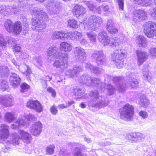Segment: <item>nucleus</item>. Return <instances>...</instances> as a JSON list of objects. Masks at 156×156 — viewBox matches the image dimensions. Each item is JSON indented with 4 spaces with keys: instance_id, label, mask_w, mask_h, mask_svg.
<instances>
[{
    "instance_id": "f257e3e1",
    "label": "nucleus",
    "mask_w": 156,
    "mask_h": 156,
    "mask_svg": "<svg viewBox=\"0 0 156 156\" xmlns=\"http://www.w3.org/2000/svg\"><path fill=\"white\" fill-rule=\"evenodd\" d=\"M48 59L49 61L52 58H58L53 64V66L59 69L60 72L63 71L67 67V60L68 55L66 53H62L59 51L58 48L55 46L50 47L47 51Z\"/></svg>"
},
{
    "instance_id": "f03ea898",
    "label": "nucleus",
    "mask_w": 156,
    "mask_h": 156,
    "mask_svg": "<svg viewBox=\"0 0 156 156\" xmlns=\"http://www.w3.org/2000/svg\"><path fill=\"white\" fill-rule=\"evenodd\" d=\"M32 14L36 16V19L33 18L31 24L32 28L34 30L42 31L46 27V24L43 22L48 17L47 13L41 9L35 8L33 9Z\"/></svg>"
},
{
    "instance_id": "7ed1b4c3",
    "label": "nucleus",
    "mask_w": 156,
    "mask_h": 156,
    "mask_svg": "<svg viewBox=\"0 0 156 156\" xmlns=\"http://www.w3.org/2000/svg\"><path fill=\"white\" fill-rule=\"evenodd\" d=\"M91 100L88 103L89 106L100 108L107 106L109 103L108 100L99 95L97 92H91L90 94Z\"/></svg>"
},
{
    "instance_id": "20e7f679",
    "label": "nucleus",
    "mask_w": 156,
    "mask_h": 156,
    "mask_svg": "<svg viewBox=\"0 0 156 156\" xmlns=\"http://www.w3.org/2000/svg\"><path fill=\"white\" fill-rule=\"evenodd\" d=\"M102 22L103 20L100 17L94 15L84 20L83 23L85 29L94 31L99 27Z\"/></svg>"
},
{
    "instance_id": "39448f33",
    "label": "nucleus",
    "mask_w": 156,
    "mask_h": 156,
    "mask_svg": "<svg viewBox=\"0 0 156 156\" xmlns=\"http://www.w3.org/2000/svg\"><path fill=\"white\" fill-rule=\"evenodd\" d=\"M36 120V118L33 115H25L22 116L12 124L11 128L13 129H17L20 127L26 128L29 125V122Z\"/></svg>"
},
{
    "instance_id": "423d86ee",
    "label": "nucleus",
    "mask_w": 156,
    "mask_h": 156,
    "mask_svg": "<svg viewBox=\"0 0 156 156\" xmlns=\"http://www.w3.org/2000/svg\"><path fill=\"white\" fill-rule=\"evenodd\" d=\"M18 132L19 135L16 133H14L12 134V140L10 142L13 144H19V139H22L25 143L27 144H29L31 142L32 138L30 134L21 129L19 130Z\"/></svg>"
},
{
    "instance_id": "0eeeda50",
    "label": "nucleus",
    "mask_w": 156,
    "mask_h": 156,
    "mask_svg": "<svg viewBox=\"0 0 156 156\" xmlns=\"http://www.w3.org/2000/svg\"><path fill=\"white\" fill-rule=\"evenodd\" d=\"M98 40L105 46H110L112 47L118 46V42H115V37L110 38L104 31L100 32L98 37Z\"/></svg>"
},
{
    "instance_id": "6e6552de",
    "label": "nucleus",
    "mask_w": 156,
    "mask_h": 156,
    "mask_svg": "<svg viewBox=\"0 0 156 156\" xmlns=\"http://www.w3.org/2000/svg\"><path fill=\"white\" fill-rule=\"evenodd\" d=\"M4 26L7 31L16 35L19 34L22 29V25L20 22L18 21L13 23L12 21L9 20L5 21Z\"/></svg>"
},
{
    "instance_id": "1a4fd4ad",
    "label": "nucleus",
    "mask_w": 156,
    "mask_h": 156,
    "mask_svg": "<svg viewBox=\"0 0 156 156\" xmlns=\"http://www.w3.org/2000/svg\"><path fill=\"white\" fill-rule=\"evenodd\" d=\"M134 107L127 104L119 109L120 117L122 119L129 121L132 119L134 114Z\"/></svg>"
},
{
    "instance_id": "9d476101",
    "label": "nucleus",
    "mask_w": 156,
    "mask_h": 156,
    "mask_svg": "<svg viewBox=\"0 0 156 156\" xmlns=\"http://www.w3.org/2000/svg\"><path fill=\"white\" fill-rule=\"evenodd\" d=\"M126 56V51L124 49L116 50L112 55V60L115 62V64L119 69L123 66V59Z\"/></svg>"
},
{
    "instance_id": "9b49d317",
    "label": "nucleus",
    "mask_w": 156,
    "mask_h": 156,
    "mask_svg": "<svg viewBox=\"0 0 156 156\" xmlns=\"http://www.w3.org/2000/svg\"><path fill=\"white\" fill-rule=\"evenodd\" d=\"M144 32L149 38L156 36V23L152 22L145 23L143 25Z\"/></svg>"
},
{
    "instance_id": "f8f14e48",
    "label": "nucleus",
    "mask_w": 156,
    "mask_h": 156,
    "mask_svg": "<svg viewBox=\"0 0 156 156\" xmlns=\"http://www.w3.org/2000/svg\"><path fill=\"white\" fill-rule=\"evenodd\" d=\"M14 98L10 94H6L0 95V104L6 107H9L13 104Z\"/></svg>"
},
{
    "instance_id": "ddd939ff",
    "label": "nucleus",
    "mask_w": 156,
    "mask_h": 156,
    "mask_svg": "<svg viewBox=\"0 0 156 156\" xmlns=\"http://www.w3.org/2000/svg\"><path fill=\"white\" fill-rule=\"evenodd\" d=\"M133 20L136 23L146 20L147 18V12L143 9L135 10L133 13Z\"/></svg>"
},
{
    "instance_id": "4468645a",
    "label": "nucleus",
    "mask_w": 156,
    "mask_h": 156,
    "mask_svg": "<svg viewBox=\"0 0 156 156\" xmlns=\"http://www.w3.org/2000/svg\"><path fill=\"white\" fill-rule=\"evenodd\" d=\"M9 126L5 124H2L1 129L0 131V142L3 143L4 142L8 143L9 142L7 140L9 135Z\"/></svg>"
},
{
    "instance_id": "2eb2a0df",
    "label": "nucleus",
    "mask_w": 156,
    "mask_h": 156,
    "mask_svg": "<svg viewBox=\"0 0 156 156\" xmlns=\"http://www.w3.org/2000/svg\"><path fill=\"white\" fill-rule=\"evenodd\" d=\"M74 53L77 61L83 62L86 60V52L84 49L80 47H76L75 48Z\"/></svg>"
},
{
    "instance_id": "dca6fc26",
    "label": "nucleus",
    "mask_w": 156,
    "mask_h": 156,
    "mask_svg": "<svg viewBox=\"0 0 156 156\" xmlns=\"http://www.w3.org/2000/svg\"><path fill=\"white\" fill-rule=\"evenodd\" d=\"M27 106L38 112H41L43 109L42 106L37 100H29L27 103Z\"/></svg>"
},
{
    "instance_id": "f3484780",
    "label": "nucleus",
    "mask_w": 156,
    "mask_h": 156,
    "mask_svg": "<svg viewBox=\"0 0 156 156\" xmlns=\"http://www.w3.org/2000/svg\"><path fill=\"white\" fill-rule=\"evenodd\" d=\"M79 83L83 84H85L87 86H89L93 83L94 84H99L100 81L97 78L92 79L87 75H83L81 76L79 79Z\"/></svg>"
},
{
    "instance_id": "a211bd4d",
    "label": "nucleus",
    "mask_w": 156,
    "mask_h": 156,
    "mask_svg": "<svg viewBox=\"0 0 156 156\" xmlns=\"http://www.w3.org/2000/svg\"><path fill=\"white\" fill-rule=\"evenodd\" d=\"M42 128V124L41 122H37L32 125L30 129V131L33 136H37L41 133Z\"/></svg>"
},
{
    "instance_id": "6ab92c4d",
    "label": "nucleus",
    "mask_w": 156,
    "mask_h": 156,
    "mask_svg": "<svg viewBox=\"0 0 156 156\" xmlns=\"http://www.w3.org/2000/svg\"><path fill=\"white\" fill-rule=\"evenodd\" d=\"M92 56L96 58V62L99 65H102L105 61V56L102 51H96L93 53Z\"/></svg>"
},
{
    "instance_id": "aec40b11",
    "label": "nucleus",
    "mask_w": 156,
    "mask_h": 156,
    "mask_svg": "<svg viewBox=\"0 0 156 156\" xmlns=\"http://www.w3.org/2000/svg\"><path fill=\"white\" fill-rule=\"evenodd\" d=\"M136 53L137 56L138 65L140 66L147 59L148 55L145 51L140 50H136Z\"/></svg>"
},
{
    "instance_id": "412c9836",
    "label": "nucleus",
    "mask_w": 156,
    "mask_h": 156,
    "mask_svg": "<svg viewBox=\"0 0 156 156\" xmlns=\"http://www.w3.org/2000/svg\"><path fill=\"white\" fill-rule=\"evenodd\" d=\"M115 23L112 19H109L107 22L106 28L107 31L112 34H115L118 32L115 27Z\"/></svg>"
},
{
    "instance_id": "4be33fe9",
    "label": "nucleus",
    "mask_w": 156,
    "mask_h": 156,
    "mask_svg": "<svg viewBox=\"0 0 156 156\" xmlns=\"http://www.w3.org/2000/svg\"><path fill=\"white\" fill-rule=\"evenodd\" d=\"M85 12V8L78 5H75L73 9V14L77 18L82 16Z\"/></svg>"
},
{
    "instance_id": "5701e85b",
    "label": "nucleus",
    "mask_w": 156,
    "mask_h": 156,
    "mask_svg": "<svg viewBox=\"0 0 156 156\" xmlns=\"http://www.w3.org/2000/svg\"><path fill=\"white\" fill-rule=\"evenodd\" d=\"M9 80L11 85L14 88H16L20 84L21 79L16 74L13 73L11 75Z\"/></svg>"
},
{
    "instance_id": "b1692460",
    "label": "nucleus",
    "mask_w": 156,
    "mask_h": 156,
    "mask_svg": "<svg viewBox=\"0 0 156 156\" xmlns=\"http://www.w3.org/2000/svg\"><path fill=\"white\" fill-rule=\"evenodd\" d=\"M56 2L53 0L48 1L45 4L44 6L51 14L55 13L56 11Z\"/></svg>"
},
{
    "instance_id": "393cba45",
    "label": "nucleus",
    "mask_w": 156,
    "mask_h": 156,
    "mask_svg": "<svg viewBox=\"0 0 156 156\" xmlns=\"http://www.w3.org/2000/svg\"><path fill=\"white\" fill-rule=\"evenodd\" d=\"M82 36V33L77 31L65 32V39L75 40L77 39V37H80Z\"/></svg>"
},
{
    "instance_id": "a878e982",
    "label": "nucleus",
    "mask_w": 156,
    "mask_h": 156,
    "mask_svg": "<svg viewBox=\"0 0 156 156\" xmlns=\"http://www.w3.org/2000/svg\"><path fill=\"white\" fill-rule=\"evenodd\" d=\"M15 7L13 8L9 6H2L0 7V14L4 15H7L10 14L12 12H15L16 10Z\"/></svg>"
},
{
    "instance_id": "bb28decb",
    "label": "nucleus",
    "mask_w": 156,
    "mask_h": 156,
    "mask_svg": "<svg viewBox=\"0 0 156 156\" xmlns=\"http://www.w3.org/2000/svg\"><path fill=\"white\" fill-rule=\"evenodd\" d=\"M135 41L139 46L145 47L147 45V42L145 38L143 36L138 35L136 37Z\"/></svg>"
},
{
    "instance_id": "cd10ccee",
    "label": "nucleus",
    "mask_w": 156,
    "mask_h": 156,
    "mask_svg": "<svg viewBox=\"0 0 156 156\" xmlns=\"http://www.w3.org/2000/svg\"><path fill=\"white\" fill-rule=\"evenodd\" d=\"M72 44L66 42H62L60 44L59 49L62 51L70 52L72 50Z\"/></svg>"
},
{
    "instance_id": "c85d7f7f",
    "label": "nucleus",
    "mask_w": 156,
    "mask_h": 156,
    "mask_svg": "<svg viewBox=\"0 0 156 156\" xmlns=\"http://www.w3.org/2000/svg\"><path fill=\"white\" fill-rule=\"evenodd\" d=\"M82 69L81 67L76 66L74 67L73 70H69L66 72V74L70 75L71 77L76 76V75L78 74L79 72L82 71Z\"/></svg>"
},
{
    "instance_id": "c756f323",
    "label": "nucleus",
    "mask_w": 156,
    "mask_h": 156,
    "mask_svg": "<svg viewBox=\"0 0 156 156\" xmlns=\"http://www.w3.org/2000/svg\"><path fill=\"white\" fill-rule=\"evenodd\" d=\"M80 145L78 143H73L72 147L73 150V156H83L81 153L80 148Z\"/></svg>"
},
{
    "instance_id": "7c9ffc66",
    "label": "nucleus",
    "mask_w": 156,
    "mask_h": 156,
    "mask_svg": "<svg viewBox=\"0 0 156 156\" xmlns=\"http://www.w3.org/2000/svg\"><path fill=\"white\" fill-rule=\"evenodd\" d=\"M65 32L62 31H55L52 33V38L54 39H65Z\"/></svg>"
},
{
    "instance_id": "2f4dec72",
    "label": "nucleus",
    "mask_w": 156,
    "mask_h": 156,
    "mask_svg": "<svg viewBox=\"0 0 156 156\" xmlns=\"http://www.w3.org/2000/svg\"><path fill=\"white\" fill-rule=\"evenodd\" d=\"M100 89L101 91L105 92L107 94L109 95L113 94L115 91V89L110 84H108L106 88L101 87Z\"/></svg>"
},
{
    "instance_id": "473e14b6",
    "label": "nucleus",
    "mask_w": 156,
    "mask_h": 156,
    "mask_svg": "<svg viewBox=\"0 0 156 156\" xmlns=\"http://www.w3.org/2000/svg\"><path fill=\"white\" fill-rule=\"evenodd\" d=\"M16 118L15 115L13 112H6L4 117L5 120L6 122L11 123Z\"/></svg>"
},
{
    "instance_id": "72a5a7b5",
    "label": "nucleus",
    "mask_w": 156,
    "mask_h": 156,
    "mask_svg": "<svg viewBox=\"0 0 156 156\" xmlns=\"http://www.w3.org/2000/svg\"><path fill=\"white\" fill-rule=\"evenodd\" d=\"M86 4L90 10L95 11L96 10L98 13H101L103 7L99 6L96 9V5L92 3L91 2H87Z\"/></svg>"
},
{
    "instance_id": "f704fd0d",
    "label": "nucleus",
    "mask_w": 156,
    "mask_h": 156,
    "mask_svg": "<svg viewBox=\"0 0 156 156\" xmlns=\"http://www.w3.org/2000/svg\"><path fill=\"white\" fill-rule=\"evenodd\" d=\"M20 71L26 76H28L31 73L29 67L26 65H23L19 68Z\"/></svg>"
},
{
    "instance_id": "c9c22d12",
    "label": "nucleus",
    "mask_w": 156,
    "mask_h": 156,
    "mask_svg": "<svg viewBox=\"0 0 156 156\" xmlns=\"http://www.w3.org/2000/svg\"><path fill=\"white\" fill-rule=\"evenodd\" d=\"M68 26L73 29H76L79 26V24L76 20L74 19H70L67 21Z\"/></svg>"
},
{
    "instance_id": "e433bc0d",
    "label": "nucleus",
    "mask_w": 156,
    "mask_h": 156,
    "mask_svg": "<svg viewBox=\"0 0 156 156\" xmlns=\"http://www.w3.org/2000/svg\"><path fill=\"white\" fill-rule=\"evenodd\" d=\"M86 67L87 69H90L92 72L96 74H99L101 70L98 68L91 65L90 63H87L86 64Z\"/></svg>"
},
{
    "instance_id": "4c0bfd02",
    "label": "nucleus",
    "mask_w": 156,
    "mask_h": 156,
    "mask_svg": "<svg viewBox=\"0 0 156 156\" xmlns=\"http://www.w3.org/2000/svg\"><path fill=\"white\" fill-rule=\"evenodd\" d=\"M139 103L142 106L146 108L149 105L150 102L145 96H143L140 98Z\"/></svg>"
},
{
    "instance_id": "58836bf2",
    "label": "nucleus",
    "mask_w": 156,
    "mask_h": 156,
    "mask_svg": "<svg viewBox=\"0 0 156 156\" xmlns=\"http://www.w3.org/2000/svg\"><path fill=\"white\" fill-rule=\"evenodd\" d=\"M148 69L147 68L146 69H145L144 70H143V74L144 75V80H147L149 82H150L151 79V73L148 70Z\"/></svg>"
},
{
    "instance_id": "ea45409f",
    "label": "nucleus",
    "mask_w": 156,
    "mask_h": 156,
    "mask_svg": "<svg viewBox=\"0 0 156 156\" xmlns=\"http://www.w3.org/2000/svg\"><path fill=\"white\" fill-rule=\"evenodd\" d=\"M86 34L90 42L94 43L96 42L97 36L95 33L87 32Z\"/></svg>"
},
{
    "instance_id": "a19ab883",
    "label": "nucleus",
    "mask_w": 156,
    "mask_h": 156,
    "mask_svg": "<svg viewBox=\"0 0 156 156\" xmlns=\"http://www.w3.org/2000/svg\"><path fill=\"white\" fill-rule=\"evenodd\" d=\"M138 4H141L142 5L147 6L151 3V0H133Z\"/></svg>"
},
{
    "instance_id": "79ce46f5",
    "label": "nucleus",
    "mask_w": 156,
    "mask_h": 156,
    "mask_svg": "<svg viewBox=\"0 0 156 156\" xmlns=\"http://www.w3.org/2000/svg\"><path fill=\"white\" fill-rule=\"evenodd\" d=\"M9 71L8 68L4 66H0V75L2 76H7Z\"/></svg>"
},
{
    "instance_id": "37998d69",
    "label": "nucleus",
    "mask_w": 156,
    "mask_h": 156,
    "mask_svg": "<svg viewBox=\"0 0 156 156\" xmlns=\"http://www.w3.org/2000/svg\"><path fill=\"white\" fill-rule=\"evenodd\" d=\"M7 82L5 80H1L0 81V89L2 91H5L8 88Z\"/></svg>"
},
{
    "instance_id": "c03bdc74",
    "label": "nucleus",
    "mask_w": 156,
    "mask_h": 156,
    "mask_svg": "<svg viewBox=\"0 0 156 156\" xmlns=\"http://www.w3.org/2000/svg\"><path fill=\"white\" fill-rule=\"evenodd\" d=\"M33 62L34 65L38 67H40L42 65V62L41 58L39 56L34 57Z\"/></svg>"
},
{
    "instance_id": "a18cd8bd",
    "label": "nucleus",
    "mask_w": 156,
    "mask_h": 156,
    "mask_svg": "<svg viewBox=\"0 0 156 156\" xmlns=\"http://www.w3.org/2000/svg\"><path fill=\"white\" fill-rule=\"evenodd\" d=\"M74 92L75 95L76 96L77 98H84L83 96H82L84 93L83 90H82L80 89H75Z\"/></svg>"
},
{
    "instance_id": "49530a36",
    "label": "nucleus",
    "mask_w": 156,
    "mask_h": 156,
    "mask_svg": "<svg viewBox=\"0 0 156 156\" xmlns=\"http://www.w3.org/2000/svg\"><path fill=\"white\" fill-rule=\"evenodd\" d=\"M134 135L136 139L135 142H140L145 137L144 135L140 133H134Z\"/></svg>"
},
{
    "instance_id": "de8ad7c7",
    "label": "nucleus",
    "mask_w": 156,
    "mask_h": 156,
    "mask_svg": "<svg viewBox=\"0 0 156 156\" xmlns=\"http://www.w3.org/2000/svg\"><path fill=\"white\" fill-rule=\"evenodd\" d=\"M114 37L115 39L116 40H115V42H118L119 44L118 45V46H119L120 44L121 43L123 42V41L126 39V37L125 35L123 34H121L120 35L117 37Z\"/></svg>"
},
{
    "instance_id": "09e8293b",
    "label": "nucleus",
    "mask_w": 156,
    "mask_h": 156,
    "mask_svg": "<svg viewBox=\"0 0 156 156\" xmlns=\"http://www.w3.org/2000/svg\"><path fill=\"white\" fill-rule=\"evenodd\" d=\"M20 91L22 93L26 92L30 88V86L26 83H23L21 85Z\"/></svg>"
},
{
    "instance_id": "8fccbe9b",
    "label": "nucleus",
    "mask_w": 156,
    "mask_h": 156,
    "mask_svg": "<svg viewBox=\"0 0 156 156\" xmlns=\"http://www.w3.org/2000/svg\"><path fill=\"white\" fill-rule=\"evenodd\" d=\"M149 52L152 58L156 59V48H151L149 49Z\"/></svg>"
},
{
    "instance_id": "3c124183",
    "label": "nucleus",
    "mask_w": 156,
    "mask_h": 156,
    "mask_svg": "<svg viewBox=\"0 0 156 156\" xmlns=\"http://www.w3.org/2000/svg\"><path fill=\"white\" fill-rule=\"evenodd\" d=\"M55 146L53 145H50L47 147L46 148V152L48 154H51L54 152Z\"/></svg>"
},
{
    "instance_id": "603ef678",
    "label": "nucleus",
    "mask_w": 156,
    "mask_h": 156,
    "mask_svg": "<svg viewBox=\"0 0 156 156\" xmlns=\"http://www.w3.org/2000/svg\"><path fill=\"white\" fill-rule=\"evenodd\" d=\"M139 115L142 119H145L147 118L148 114L147 112L145 111H141L139 112Z\"/></svg>"
},
{
    "instance_id": "864d4df0",
    "label": "nucleus",
    "mask_w": 156,
    "mask_h": 156,
    "mask_svg": "<svg viewBox=\"0 0 156 156\" xmlns=\"http://www.w3.org/2000/svg\"><path fill=\"white\" fill-rule=\"evenodd\" d=\"M138 82L136 79H133L132 80V81L130 82V84L131 87L133 88H136L138 85Z\"/></svg>"
},
{
    "instance_id": "5fc2aeb1",
    "label": "nucleus",
    "mask_w": 156,
    "mask_h": 156,
    "mask_svg": "<svg viewBox=\"0 0 156 156\" xmlns=\"http://www.w3.org/2000/svg\"><path fill=\"white\" fill-rule=\"evenodd\" d=\"M126 138L130 140L132 142L133 141L135 142L136 139L135 138L134 133L127 135Z\"/></svg>"
},
{
    "instance_id": "6e6d98bb",
    "label": "nucleus",
    "mask_w": 156,
    "mask_h": 156,
    "mask_svg": "<svg viewBox=\"0 0 156 156\" xmlns=\"http://www.w3.org/2000/svg\"><path fill=\"white\" fill-rule=\"evenodd\" d=\"M150 14L154 19H156V8L150 9Z\"/></svg>"
},
{
    "instance_id": "4d7b16f0",
    "label": "nucleus",
    "mask_w": 156,
    "mask_h": 156,
    "mask_svg": "<svg viewBox=\"0 0 156 156\" xmlns=\"http://www.w3.org/2000/svg\"><path fill=\"white\" fill-rule=\"evenodd\" d=\"M82 36L78 37L80 43L82 45H85L87 44V42L85 39L82 37Z\"/></svg>"
},
{
    "instance_id": "13d9d810",
    "label": "nucleus",
    "mask_w": 156,
    "mask_h": 156,
    "mask_svg": "<svg viewBox=\"0 0 156 156\" xmlns=\"http://www.w3.org/2000/svg\"><path fill=\"white\" fill-rule=\"evenodd\" d=\"M126 85L125 84H120L119 85V87L118 89L119 91L121 92H123L125 90Z\"/></svg>"
},
{
    "instance_id": "bf43d9fd",
    "label": "nucleus",
    "mask_w": 156,
    "mask_h": 156,
    "mask_svg": "<svg viewBox=\"0 0 156 156\" xmlns=\"http://www.w3.org/2000/svg\"><path fill=\"white\" fill-rule=\"evenodd\" d=\"M48 92L51 94V95L53 97H55L56 95V93L55 90L51 87H48L47 89Z\"/></svg>"
},
{
    "instance_id": "052dcab7",
    "label": "nucleus",
    "mask_w": 156,
    "mask_h": 156,
    "mask_svg": "<svg viewBox=\"0 0 156 156\" xmlns=\"http://www.w3.org/2000/svg\"><path fill=\"white\" fill-rule=\"evenodd\" d=\"M119 6V8L122 10L123 9L124 2L123 0H116Z\"/></svg>"
},
{
    "instance_id": "680f3d73",
    "label": "nucleus",
    "mask_w": 156,
    "mask_h": 156,
    "mask_svg": "<svg viewBox=\"0 0 156 156\" xmlns=\"http://www.w3.org/2000/svg\"><path fill=\"white\" fill-rule=\"evenodd\" d=\"M50 110L51 113L53 115H55L58 112L57 109L54 106H51L50 109Z\"/></svg>"
},
{
    "instance_id": "e2e57ef3",
    "label": "nucleus",
    "mask_w": 156,
    "mask_h": 156,
    "mask_svg": "<svg viewBox=\"0 0 156 156\" xmlns=\"http://www.w3.org/2000/svg\"><path fill=\"white\" fill-rule=\"evenodd\" d=\"M20 57L22 59H26L28 58L29 55L26 52H22Z\"/></svg>"
},
{
    "instance_id": "0e129e2a",
    "label": "nucleus",
    "mask_w": 156,
    "mask_h": 156,
    "mask_svg": "<svg viewBox=\"0 0 156 156\" xmlns=\"http://www.w3.org/2000/svg\"><path fill=\"white\" fill-rule=\"evenodd\" d=\"M67 154L66 151L64 149H62L61 150L59 154L61 156H66V154Z\"/></svg>"
},
{
    "instance_id": "69168bd1",
    "label": "nucleus",
    "mask_w": 156,
    "mask_h": 156,
    "mask_svg": "<svg viewBox=\"0 0 156 156\" xmlns=\"http://www.w3.org/2000/svg\"><path fill=\"white\" fill-rule=\"evenodd\" d=\"M14 49L15 51L18 52L20 51L21 48L20 46L16 44L14 47Z\"/></svg>"
},
{
    "instance_id": "338daca9",
    "label": "nucleus",
    "mask_w": 156,
    "mask_h": 156,
    "mask_svg": "<svg viewBox=\"0 0 156 156\" xmlns=\"http://www.w3.org/2000/svg\"><path fill=\"white\" fill-rule=\"evenodd\" d=\"M103 10L105 12L108 11L109 9V7L108 5H102Z\"/></svg>"
},
{
    "instance_id": "774afa93",
    "label": "nucleus",
    "mask_w": 156,
    "mask_h": 156,
    "mask_svg": "<svg viewBox=\"0 0 156 156\" xmlns=\"http://www.w3.org/2000/svg\"><path fill=\"white\" fill-rule=\"evenodd\" d=\"M100 145L102 146H106L111 145V143L109 142H106L104 143H101Z\"/></svg>"
}]
</instances>
